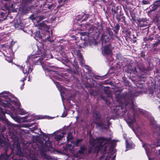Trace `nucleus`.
Instances as JSON below:
<instances>
[{"instance_id": "412c9836", "label": "nucleus", "mask_w": 160, "mask_h": 160, "mask_svg": "<svg viewBox=\"0 0 160 160\" xmlns=\"http://www.w3.org/2000/svg\"><path fill=\"white\" fill-rule=\"evenodd\" d=\"M100 160H114V157L111 158L109 156V155H108L105 159H104L102 157H101L100 158Z\"/></svg>"}, {"instance_id": "cd10ccee", "label": "nucleus", "mask_w": 160, "mask_h": 160, "mask_svg": "<svg viewBox=\"0 0 160 160\" xmlns=\"http://www.w3.org/2000/svg\"><path fill=\"white\" fill-rule=\"evenodd\" d=\"M66 116V114H65V113L64 112L63 113V114H62L61 117H65Z\"/></svg>"}, {"instance_id": "4468645a", "label": "nucleus", "mask_w": 160, "mask_h": 160, "mask_svg": "<svg viewBox=\"0 0 160 160\" xmlns=\"http://www.w3.org/2000/svg\"><path fill=\"white\" fill-rule=\"evenodd\" d=\"M134 114H133L132 117L128 116V120L127 122L128 124H131L133 123L135 121L134 117L133 116Z\"/></svg>"}, {"instance_id": "473e14b6", "label": "nucleus", "mask_w": 160, "mask_h": 160, "mask_svg": "<svg viewBox=\"0 0 160 160\" xmlns=\"http://www.w3.org/2000/svg\"><path fill=\"white\" fill-rule=\"evenodd\" d=\"M89 68V67L88 66H85V68H86V69H88V68Z\"/></svg>"}, {"instance_id": "dca6fc26", "label": "nucleus", "mask_w": 160, "mask_h": 160, "mask_svg": "<svg viewBox=\"0 0 160 160\" xmlns=\"http://www.w3.org/2000/svg\"><path fill=\"white\" fill-rule=\"evenodd\" d=\"M17 112L19 114L23 115L26 114L27 113L24 110L22 109H21L20 108L17 109Z\"/></svg>"}, {"instance_id": "4be33fe9", "label": "nucleus", "mask_w": 160, "mask_h": 160, "mask_svg": "<svg viewBox=\"0 0 160 160\" xmlns=\"http://www.w3.org/2000/svg\"><path fill=\"white\" fill-rule=\"evenodd\" d=\"M44 18V17L43 16H39L36 17L33 20H36L37 21V22H38L42 20H43Z\"/></svg>"}, {"instance_id": "20e7f679", "label": "nucleus", "mask_w": 160, "mask_h": 160, "mask_svg": "<svg viewBox=\"0 0 160 160\" xmlns=\"http://www.w3.org/2000/svg\"><path fill=\"white\" fill-rule=\"evenodd\" d=\"M65 133L64 132L58 131L52 134V136H54V138L56 140L61 139L63 137Z\"/></svg>"}, {"instance_id": "2f4dec72", "label": "nucleus", "mask_w": 160, "mask_h": 160, "mask_svg": "<svg viewBox=\"0 0 160 160\" xmlns=\"http://www.w3.org/2000/svg\"><path fill=\"white\" fill-rule=\"evenodd\" d=\"M156 146H160V142H159V143H158V144H156L155 145Z\"/></svg>"}, {"instance_id": "72a5a7b5", "label": "nucleus", "mask_w": 160, "mask_h": 160, "mask_svg": "<svg viewBox=\"0 0 160 160\" xmlns=\"http://www.w3.org/2000/svg\"><path fill=\"white\" fill-rule=\"evenodd\" d=\"M116 18H117V19H118V21H119L120 20V19H119V18H118V16H117V17H116Z\"/></svg>"}, {"instance_id": "aec40b11", "label": "nucleus", "mask_w": 160, "mask_h": 160, "mask_svg": "<svg viewBox=\"0 0 160 160\" xmlns=\"http://www.w3.org/2000/svg\"><path fill=\"white\" fill-rule=\"evenodd\" d=\"M97 125L101 127L102 128L107 129L108 128V126H104V123L103 122H102L97 124Z\"/></svg>"}, {"instance_id": "c9c22d12", "label": "nucleus", "mask_w": 160, "mask_h": 160, "mask_svg": "<svg viewBox=\"0 0 160 160\" xmlns=\"http://www.w3.org/2000/svg\"><path fill=\"white\" fill-rule=\"evenodd\" d=\"M9 0H4V1H8Z\"/></svg>"}, {"instance_id": "b1692460", "label": "nucleus", "mask_w": 160, "mask_h": 160, "mask_svg": "<svg viewBox=\"0 0 160 160\" xmlns=\"http://www.w3.org/2000/svg\"><path fill=\"white\" fill-rule=\"evenodd\" d=\"M157 97L158 98L157 99V100L159 103H160V92L157 94Z\"/></svg>"}, {"instance_id": "ea45409f", "label": "nucleus", "mask_w": 160, "mask_h": 160, "mask_svg": "<svg viewBox=\"0 0 160 160\" xmlns=\"http://www.w3.org/2000/svg\"><path fill=\"white\" fill-rule=\"evenodd\" d=\"M1 112H2V114H4V113L2 111H1Z\"/></svg>"}, {"instance_id": "a878e982", "label": "nucleus", "mask_w": 160, "mask_h": 160, "mask_svg": "<svg viewBox=\"0 0 160 160\" xmlns=\"http://www.w3.org/2000/svg\"><path fill=\"white\" fill-rule=\"evenodd\" d=\"M21 70H22L23 71V70H24V67H23L22 66H17Z\"/></svg>"}, {"instance_id": "c756f323", "label": "nucleus", "mask_w": 160, "mask_h": 160, "mask_svg": "<svg viewBox=\"0 0 160 160\" xmlns=\"http://www.w3.org/2000/svg\"><path fill=\"white\" fill-rule=\"evenodd\" d=\"M16 105L17 106L19 107L20 106V104L19 102H18L16 104Z\"/></svg>"}, {"instance_id": "f704fd0d", "label": "nucleus", "mask_w": 160, "mask_h": 160, "mask_svg": "<svg viewBox=\"0 0 160 160\" xmlns=\"http://www.w3.org/2000/svg\"><path fill=\"white\" fill-rule=\"evenodd\" d=\"M107 120L108 121V124H109V122L108 120V119H107Z\"/></svg>"}, {"instance_id": "7ed1b4c3", "label": "nucleus", "mask_w": 160, "mask_h": 160, "mask_svg": "<svg viewBox=\"0 0 160 160\" xmlns=\"http://www.w3.org/2000/svg\"><path fill=\"white\" fill-rule=\"evenodd\" d=\"M82 141V139H79L77 140L75 142H73L71 141V142L72 144L71 145L68 144L66 145V148L67 149V150H69L72 151L73 148V147L75 145L78 147L80 144V143Z\"/></svg>"}, {"instance_id": "a211bd4d", "label": "nucleus", "mask_w": 160, "mask_h": 160, "mask_svg": "<svg viewBox=\"0 0 160 160\" xmlns=\"http://www.w3.org/2000/svg\"><path fill=\"white\" fill-rule=\"evenodd\" d=\"M55 84H56L57 87L60 92L63 91L64 88L62 86L60 85L59 83L58 82H56Z\"/></svg>"}, {"instance_id": "9d476101", "label": "nucleus", "mask_w": 160, "mask_h": 160, "mask_svg": "<svg viewBox=\"0 0 160 160\" xmlns=\"http://www.w3.org/2000/svg\"><path fill=\"white\" fill-rule=\"evenodd\" d=\"M45 22H47V21H44L42 23H40L39 24V29L42 30H43L45 31H47L49 29V27L45 23Z\"/></svg>"}, {"instance_id": "58836bf2", "label": "nucleus", "mask_w": 160, "mask_h": 160, "mask_svg": "<svg viewBox=\"0 0 160 160\" xmlns=\"http://www.w3.org/2000/svg\"><path fill=\"white\" fill-rule=\"evenodd\" d=\"M117 26L118 27V28L119 27V25H117Z\"/></svg>"}, {"instance_id": "0eeeda50", "label": "nucleus", "mask_w": 160, "mask_h": 160, "mask_svg": "<svg viewBox=\"0 0 160 160\" xmlns=\"http://www.w3.org/2000/svg\"><path fill=\"white\" fill-rule=\"evenodd\" d=\"M32 69L30 63L26 62V65L24 66V70H23V72L24 74H28L31 72Z\"/></svg>"}, {"instance_id": "79ce46f5", "label": "nucleus", "mask_w": 160, "mask_h": 160, "mask_svg": "<svg viewBox=\"0 0 160 160\" xmlns=\"http://www.w3.org/2000/svg\"><path fill=\"white\" fill-rule=\"evenodd\" d=\"M159 109H160V105L159 106Z\"/></svg>"}, {"instance_id": "6ab92c4d", "label": "nucleus", "mask_w": 160, "mask_h": 160, "mask_svg": "<svg viewBox=\"0 0 160 160\" xmlns=\"http://www.w3.org/2000/svg\"><path fill=\"white\" fill-rule=\"evenodd\" d=\"M78 58L79 59V61H80V63H81V65L83 66V59L82 58V55L79 52V53L78 54Z\"/></svg>"}, {"instance_id": "7c9ffc66", "label": "nucleus", "mask_w": 160, "mask_h": 160, "mask_svg": "<svg viewBox=\"0 0 160 160\" xmlns=\"http://www.w3.org/2000/svg\"><path fill=\"white\" fill-rule=\"evenodd\" d=\"M26 80V78H23V79L22 80H21V81H22V82H24V81H25Z\"/></svg>"}, {"instance_id": "39448f33", "label": "nucleus", "mask_w": 160, "mask_h": 160, "mask_svg": "<svg viewBox=\"0 0 160 160\" xmlns=\"http://www.w3.org/2000/svg\"><path fill=\"white\" fill-rule=\"evenodd\" d=\"M11 116L13 119L18 122H28L29 121V120H27V119L30 116L29 115H28L24 117L19 118L18 116H13L11 115Z\"/></svg>"}, {"instance_id": "9b49d317", "label": "nucleus", "mask_w": 160, "mask_h": 160, "mask_svg": "<svg viewBox=\"0 0 160 160\" xmlns=\"http://www.w3.org/2000/svg\"><path fill=\"white\" fill-rule=\"evenodd\" d=\"M80 34L82 36L81 38L84 39L86 43L89 42V41H88V39L89 38L88 36V33L86 32H82L80 33Z\"/></svg>"}, {"instance_id": "ddd939ff", "label": "nucleus", "mask_w": 160, "mask_h": 160, "mask_svg": "<svg viewBox=\"0 0 160 160\" xmlns=\"http://www.w3.org/2000/svg\"><path fill=\"white\" fill-rule=\"evenodd\" d=\"M43 36L40 34V32L37 31L35 32V36H34V38L38 41V39H41Z\"/></svg>"}, {"instance_id": "5701e85b", "label": "nucleus", "mask_w": 160, "mask_h": 160, "mask_svg": "<svg viewBox=\"0 0 160 160\" xmlns=\"http://www.w3.org/2000/svg\"><path fill=\"white\" fill-rule=\"evenodd\" d=\"M158 38H160V39H158V41L156 42L155 43H153L152 45V47L154 48L156 47L157 45L160 43V36H159L158 37Z\"/></svg>"}, {"instance_id": "bb28decb", "label": "nucleus", "mask_w": 160, "mask_h": 160, "mask_svg": "<svg viewBox=\"0 0 160 160\" xmlns=\"http://www.w3.org/2000/svg\"><path fill=\"white\" fill-rule=\"evenodd\" d=\"M160 7V4L159 5H155L153 7V8H154V9H155L156 8H158L159 7Z\"/></svg>"}, {"instance_id": "423d86ee", "label": "nucleus", "mask_w": 160, "mask_h": 160, "mask_svg": "<svg viewBox=\"0 0 160 160\" xmlns=\"http://www.w3.org/2000/svg\"><path fill=\"white\" fill-rule=\"evenodd\" d=\"M123 137L124 139H126V148H127V150L126 151L131 148H133L134 147V145L130 140V139L128 140L126 139V134H123Z\"/></svg>"}, {"instance_id": "f8f14e48", "label": "nucleus", "mask_w": 160, "mask_h": 160, "mask_svg": "<svg viewBox=\"0 0 160 160\" xmlns=\"http://www.w3.org/2000/svg\"><path fill=\"white\" fill-rule=\"evenodd\" d=\"M142 146L145 148L147 155L148 156V153L150 152V149L151 148H152V147L149 145L145 144H143Z\"/></svg>"}, {"instance_id": "a19ab883", "label": "nucleus", "mask_w": 160, "mask_h": 160, "mask_svg": "<svg viewBox=\"0 0 160 160\" xmlns=\"http://www.w3.org/2000/svg\"><path fill=\"white\" fill-rule=\"evenodd\" d=\"M1 124H0V129H1Z\"/></svg>"}, {"instance_id": "c85d7f7f", "label": "nucleus", "mask_w": 160, "mask_h": 160, "mask_svg": "<svg viewBox=\"0 0 160 160\" xmlns=\"http://www.w3.org/2000/svg\"><path fill=\"white\" fill-rule=\"evenodd\" d=\"M83 17H85V18H86V19H85L84 20H86V19H87L88 18V16L87 15H83Z\"/></svg>"}, {"instance_id": "e433bc0d", "label": "nucleus", "mask_w": 160, "mask_h": 160, "mask_svg": "<svg viewBox=\"0 0 160 160\" xmlns=\"http://www.w3.org/2000/svg\"><path fill=\"white\" fill-rule=\"evenodd\" d=\"M150 40H152L153 39V38H150Z\"/></svg>"}, {"instance_id": "f03ea898", "label": "nucleus", "mask_w": 160, "mask_h": 160, "mask_svg": "<svg viewBox=\"0 0 160 160\" xmlns=\"http://www.w3.org/2000/svg\"><path fill=\"white\" fill-rule=\"evenodd\" d=\"M38 51L36 52V54L41 55L40 56H34L32 58H35L37 57H41V58H39L38 60H40V61L45 58L46 55V51L44 50V49L42 47H39L38 45L37 46Z\"/></svg>"}, {"instance_id": "393cba45", "label": "nucleus", "mask_w": 160, "mask_h": 160, "mask_svg": "<svg viewBox=\"0 0 160 160\" xmlns=\"http://www.w3.org/2000/svg\"><path fill=\"white\" fill-rule=\"evenodd\" d=\"M142 3L143 4H149V2L147 1L143 0L142 1Z\"/></svg>"}, {"instance_id": "37998d69", "label": "nucleus", "mask_w": 160, "mask_h": 160, "mask_svg": "<svg viewBox=\"0 0 160 160\" xmlns=\"http://www.w3.org/2000/svg\"><path fill=\"white\" fill-rule=\"evenodd\" d=\"M24 85V83H23V84H22V85L23 86Z\"/></svg>"}, {"instance_id": "4c0bfd02", "label": "nucleus", "mask_w": 160, "mask_h": 160, "mask_svg": "<svg viewBox=\"0 0 160 160\" xmlns=\"http://www.w3.org/2000/svg\"><path fill=\"white\" fill-rule=\"evenodd\" d=\"M12 109L13 110V111L15 110L14 108H12Z\"/></svg>"}, {"instance_id": "2eb2a0df", "label": "nucleus", "mask_w": 160, "mask_h": 160, "mask_svg": "<svg viewBox=\"0 0 160 160\" xmlns=\"http://www.w3.org/2000/svg\"><path fill=\"white\" fill-rule=\"evenodd\" d=\"M86 149V148L85 146H83L81 147V149L78 152V154H83Z\"/></svg>"}, {"instance_id": "f3484780", "label": "nucleus", "mask_w": 160, "mask_h": 160, "mask_svg": "<svg viewBox=\"0 0 160 160\" xmlns=\"http://www.w3.org/2000/svg\"><path fill=\"white\" fill-rule=\"evenodd\" d=\"M42 68H43L44 69V71H48V72H50L51 73H55L56 74H58V72H57V71H53V70H51V71H49L48 69V68L47 67H43V66H44V65H42Z\"/></svg>"}, {"instance_id": "c03bdc74", "label": "nucleus", "mask_w": 160, "mask_h": 160, "mask_svg": "<svg viewBox=\"0 0 160 160\" xmlns=\"http://www.w3.org/2000/svg\"><path fill=\"white\" fill-rule=\"evenodd\" d=\"M21 88L22 89V87H21Z\"/></svg>"}, {"instance_id": "6e6552de", "label": "nucleus", "mask_w": 160, "mask_h": 160, "mask_svg": "<svg viewBox=\"0 0 160 160\" xmlns=\"http://www.w3.org/2000/svg\"><path fill=\"white\" fill-rule=\"evenodd\" d=\"M112 48L110 45L105 46L102 51V53L106 54H111L112 52Z\"/></svg>"}, {"instance_id": "f257e3e1", "label": "nucleus", "mask_w": 160, "mask_h": 160, "mask_svg": "<svg viewBox=\"0 0 160 160\" xmlns=\"http://www.w3.org/2000/svg\"><path fill=\"white\" fill-rule=\"evenodd\" d=\"M110 141L111 139L109 138H98L94 140L91 138L89 142L91 148H89V152L90 153L93 152L94 153L99 151L102 152H105L108 146Z\"/></svg>"}, {"instance_id": "1a4fd4ad", "label": "nucleus", "mask_w": 160, "mask_h": 160, "mask_svg": "<svg viewBox=\"0 0 160 160\" xmlns=\"http://www.w3.org/2000/svg\"><path fill=\"white\" fill-rule=\"evenodd\" d=\"M121 108H122V107H123L124 106H125L126 108L127 106H129L134 112H135V110L136 109H138V110H139V109L137 108H136L133 102H131L130 103H124L123 104L122 106L121 105Z\"/></svg>"}]
</instances>
